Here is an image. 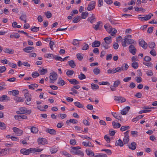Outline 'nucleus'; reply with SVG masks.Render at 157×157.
Here are the masks:
<instances>
[{
  "instance_id": "nucleus-43",
  "label": "nucleus",
  "mask_w": 157,
  "mask_h": 157,
  "mask_svg": "<svg viewBox=\"0 0 157 157\" xmlns=\"http://www.w3.org/2000/svg\"><path fill=\"white\" fill-rule=\"evenodd\" d=\"M144 117L143 115H140L137 116L135 118L132 120L133 122L138 121L139 119H140Z\"/></svg>"
},
{
  "instance_id": "nucleus-37",
  "label": "nucleus",
  "mask_w": 157,
  "mask_h": 157,
  "mask_svg": "<svg viewBox=\"0 0 157 157\" xmlns=\"http://www.w3.org/2000/svg\"><path fill=\"white\" fill-rule=\"evenodd\" d=\"M31 131L32 133H37L38 131V130L37 128L36 127L33 126L31 128Z\"/></svg>"
},
{
  "instance_id": "nucleus-49",
  "label": "nucleus",
  "mask_w": 157,
  "mask_h": 157,
  "mask_svg": "<svg viewBox=\"0 0 157 157\" xmlns=\"http://www.w3.org/2000/svg\"><path fill=\"white\" fill-rule=\"evenodd\" d=\"M20 37V35L18 33H15L13 34L10 35V37L11 38H15L17 39L19 38Z\"/></svg>"
},
{
  "instance_id": "nucleus-56",
  "label": "nucleus",
  "mask_w": 157,
  "mask_h": 157,
  "mask_svg": "<svg viewBox=\"0 0 157 157\" xmlns=\"http://www.w3.org/2000/svg\"><path fill=\"white\" fill-rule=\"evenodd\" d=\"M129 128H130V127L129 126H122L121 127V128H120V130L121 131L123 132L124 131L126 130L129 129Z\"/></svg>"
},
{
  "instance_id": "nucleus-33",
  "label": "nucleus",
  "mask_w": 157,
  "mask_h": 157,
  "mask_svg": "<svg viewBox=\"0 0 157 157\" xmlns=\"http://www.w3.org/2000/svg\"><path fill=\"white\" fill-rule=\"evenodd\" d=\"M57 83L60 85L61 86H62L65 84V82L61 78H59Z\"/></svg>"
},
{
  "instance_id": "nucleus-6",
  "label": "nucleus",
  "mask_w": 157,
  "mask_h": 157,
  "mask_svg": "<svg viewBox=\"0 0 157 157\" xmlns=\"http://www.w3.org/2000/svg\"><path fill=\"white\" fill-rule=\"evenodd\" d=\"M32 148L27 149L26 148H23L20 150V152L24 155H27L30 153H32Z\"/></svg>"
},
{
  "instance_id": "nucleus-39",
  "label": "nucleus",
  "mask_w": 157,
  "mask_h": 157,
  "mask_svg": "<svg viewBox=\"0 0 157 157\" xmlns=\"http://www.w3.org/2000/svg\"><path fill=\"white\" fill-rule=\"evenodd\" d=\"M131 66L134 68L136 69L138 67L139 65L137 62L134 61L132 63Z\"/></svg>"
},
{
  "instance_id": "nucleus-47",
  "label": "nucleus",
  "mask_w": 157,
  "mask_h": 157,
  "mask_svg": "<svg viewBox=\"0 0 157 157\" xmlns=\"http://www.w3.org/2000/svg\"><path fill=\"white\" fill-rule=\"evenodd\" d=\"M39 30V27H36L35 26H33L31 28V30L33 32H38Z\"/></svg>"
},
{
  "instance_id": "nucleus-41",
  "label": "nucleus",
  "mask_w": 157,
  "mask_h": 157,
  "mask_svg": "<svg viewBox=\"0 0 157 157\" xmlns=\"http://www.w3.org/2000/svg\"><path fill=\"white\" fill-rule=\"evenodd\" d=\"M78 78L80 80H82L86 78V76L84 74L81 72L80 74L78 75Z\"/></svg>"
},
{
  "instance_id": "nucleus-55",
  "label": "nucleus",
  "mask_w": 157,
  "mask_h": 157,
  "mask_svg": "<svg viewBox=\"0 0 157 157\" xmlns=\"http://www.w3.org/2000/svg\"><path fill=\"white\" fill-rule=\"evenodd\" d=\"M102 23V22L101 21H99L97 23V24L95 25V27H94V29L95 30H97L99 29V27L100 24Z\"/></svg>"
},
{
  "instance_id": "nucleus-40",
  "label": "nucleus",
  "mask_w": 157,
  "mask_h": 157,
  "mask_svg": "<svg viewBox=\"0 0 157 157\" xmlns=\"http://www.w3.org/2000/svg\"><path fill=\"white\" fill-rule=\"evenodd\" d=\"M40 75H44L47 73L48 70L47 69L43 68L39 71Z\"/></svg>"
},
{
  "instance_id": "nucleus-22",
  "label": "nucleus",
  "mask_w": 157,
  "mask_h": 157,
  "mask_svg": "<svg viewBox=\"0 0 157 157\" xmlns=\"http://www.w3.org/2000/svg\"><path fill=\"white\" fill-rule=\"evenodd\" d=\"M4 51L5 52L9 53V54H13L14 53V50L13 49H10L9 48H6L4 50Z\"/></svg>"
},
{
  "instance_id": "nucleus-31",
  "label": "nucleus",
  "mask_w": 157,
  "mask_h": 157,
  "mask_svg": "<svg viewBox=\"0 0 157 157\" xmlns=\"http://www.w3.org/2000/svg\"><path fill=\"white\" fill-rule=\"evenodd\" d=\"M99 87V86L97 84L94 83L91 84V88L94 90L98 89Z\"/></svg>"
},
{
  "instance_id": "nucleus-12",
  "label": "nucleus",
  "mask_w": 157,
  "mask_h": 157,
  "mask_svg": "<svg viewBox=\"0 0 157 157\" xmlns=\"http://www.w3.org/2000/svg\"><path fill=\"white\" fill-rule=\"evenodd\" d=\"M104 40L105 42L109 44L112 42V37L111 36L105 37L104 39Z\"/></svg>"
},
{
  "instance_id": "nucleus-29",
  "label": "nucleus",
  "mask_w": 157,
  "mask_h": 157,
  "mask_svg": "<svg viewBox=\"0 0 157 157\" xmlns=\"http://www.w3.org/2000/svg\"><path fill=\"white\" fill-rule=\"evenodd\" d=\"M77 121L74 119H70L69 120H67L66 121V123L67 125L69 124V122L73 124H76L77 122Z\"/></svg>"
},
{
  "instance_id": "nucleus-8",
  "label": "nucleus",
  "mask_w": 157,
  "mask_h": 157,
  "mask_svg": "<svg viewBox=\"0 0 157 157\" xmlns=\"http://www.w3.org/2000/svg\"><path fill=\"white\" fill-rule=\"evenodd\" d=\"M129 52L133 55H135L136 52V49L134 46L132 45H130L128 47Z\"/></svg>"
},
{
  "instance_id": "nucleus-11",
  "label": "nucleus",
  "mask_w": 157,
  "mask_h": 157,
  "mask_svg": "<svg viewBox=\"0 0 157 157\" xmlns=\"http://www.w3.org/2000/svg\"><path fill=\"white\" fill-rule=\"evenodd\" d=\"M130 109L129 106H127L123 109L121 111V113L122 115H125Z\"/></svg>"
},
{
  "instance_id": "nucleus-25",
  "label": "nucleus",
  "mask_w": 157,
  "mask_h": 157,
  "mask_svg": "<svg viewBox=\"0 0 157 157\" xmlns=\"http://www.w3.org/2000/svg\"><path fill=\"white\" fill-rule=\"evenodd\" d=\"M127 41V44H136V42L132 39H126Z\"/></svg>"
},
{
  "instance_id": "nucleus-59",
  "label": "nucleus",
  "mask_w": 157,
  "mask_h": 157,
  "mask_svg": "<svg viewBox=\"0 0 157 157\" xmlns=\"http://www.w3.org/2000/svg\"><path fill=\"white\" fill-rule=\"evenodd\" d=\"M82 144L84 146L86 147L88 146L89 147H94V145L93 146H90L89 144H91V143L90 142H89L88 143H86L85 142H83L82 143Z\"/></svg>"
},
{
  "instance_id": "nucleus-44",
  "label": "nucleus",
  "mask_w": 157,
  "mask_h": 157,
  "mask_svg": "<svg viewBox=\"0 0 157 157\" xmlns=\"http://www.w3.org/2000/svg\"><path fill=\"white\" fill-rule=\"evenodd\" d=\"M153 15L152 13H149L148 15H146L145 16H144L145 18H144V20L147 21L150 18H151V16H153Z\"/></svg>"
},
{
  "instance_id": "nucleus-34",
  "label": "nucleus",
  "mask_w": 157,
  "mask_h": 157,
  "mask_svg": "<svg viewBox=\"0 0 157 157\" xmlns=\"http://www.w3.org/2000/svg\"><path fill=\"white\" fill-rule=\"evenodd\" d=\"M74 104L76 106L80 108H82L84 106L83 105H82V104L80 103V102L78 101L75 102Z\"/></svg>"
},
{
  "instance_id": "nucleus-21",
  "label": "nucleus",
  "mask_w": 157,
  "mask_h": 157,
  "mask_svg": "<svg viewBox=\"0 0 157 157\" xmlns=\"http://www.w3.org/2000/svg\"><path fill=\"white\" fill-rule=\"evenodd\" d=\"M16 102H23L24 101V98L21 97H15L14 98Z\"/></svg>"
},
{
  "instance_id": "nucleus-38",
  "label": "nucleus",
  "mask_w": 157,
  "mask_h": 157,
  "mask_svg": "<svg viewBox=\"0 0 157 157\" xmlns=\"http://www.w3.org/2000/svg\"><path fill=\"white\" fill-rule=\"evenodd\" d=\"M112 115L116 119L121 121L122 117L121 116H119L117 114H116V113H112Z\"/></svg>"
},
{
  "instance_id": "nucleus-1",
  "label": "nucleus",
  "mask_w": 157,
  "mask_h": 157,
  "mask_svg": "<svg viewBox=\"0 0 157 157\" xmlns=\"http://www.w3.org/2000/svg\"><path fill=\"white\" fill-rule=\"evenodd\" d=\"M81 148L79 146L72 147L70 151L73 154L79 155L81 157H83L84 155L83 153L81 151L78 150Z\"/></svg>"
},
{
  "instance_id": "nucleus-32",
  "label": "nucleus",
  "mask_w": 157,
  "mask_h": 157,
  "mask_svg": "<svg viewBox=\"0 0 157 157\" xmlns=\"http://www.w3.org/2000/svg\"><path fill=\"white\" fill-rule=\"evenodd\" d=\"M6 125L3 122L0 121V128L2 130L6 129Z\"/></svg>"
},
{
  "instance_id": "nucleus-48",
  "label": "nucleus",
  "mask_w": 157,
  "mask_h": 157,
  "mask_svg": "<svg viewBox=\"0 0 157 157\" xmlns=\"http://www.w3.org/2000/svg\"><path fill=\"white\" fill-rule=\"evenodd\" d=\"M119 100V101H118L119 103H122L125 102L126 101V98L121 96H120Z\"/></svg>"
},
{
  "instance_id": "nucleus-20",
  "label": "nucleus",
  "mask_w": 157,
  "mask_h": 157,
  "mask_svg": "<svg viewBox=\"0 0 157 157\" xmlns=\"http://www.w3.org/2000/svg\"><path fill=\"white\" fill-rule=\"evenodd\" d=\"M46 132H47L50 134L52 135H54L56 134V131L54 129L47 128Z\"/></svg>"
},
{
  "instance_id": "nucleus-27",
  "label": "nucleus",
  "mask_w": 157,
  "mask_h": 157,
  "mask_svg": "<svg viewBox=\"0 0 157 157\" xmlns=\"http://www.w3.org/2000/svg\"><path fill=\"white\" fill-rule=\"evenodd\" d=\"M88 13L87 12H82L81 15V18L82 19H85L88 16Z\"/></svg>"
},
{
  "instance_id": "nucleus-50",
  "label": "nucleus",
  "mask_w": 157,
  "mask_h": 157,
  "mask_svg": "<svg viewBox=\"0 0 157 157\" xmlns=\"http://www.w3.org/2000/svg\"><path fill=\"white\" fill-rule=\"evenodd\" d=\"M45 15H46V17L48 18H49L52 16V14L51 12L49 11H48L44 13Z\"/></svg>"
},
{
  "instance_id": "nucleus-28",
  "label": "nucleus",
  "mask_w": 157,
  "mask_h": 157,
  "mask_svg": "<svg viewBox=\"0 0 157 157\" xmlns=\"http://www.w3.org/2000/svg\"><path fill=\"white\" fill-rule=\"evenodd\" d=\"M92 15H93V14ZM88 20L89 21H90L91 23H93L96 21V18L94 16H92L91 17L88 18Z\"/></svg>"
},
{
  "instance_id": "nucleus-9",
  "label": "nucleus",
  "mask_w": 157,
  "mask_h": 157,
  "mask_svg": "<svg viewBox=\"0 0 157 157\" xmlns=\"http://www.w3.org/2000/svg\"><path fill=\"white\" fill-rule=\"evenodd\" d=\"M139 44L144 49H146L147 46V43L143 40L139 41Z\"/></svg>"
},
{
  "instance_id": "nucleus-61",
  "label": "nucleus",
  "mask_w": 157,
  "mask_h": 157,
  "mask_svg": "<svg viewBox=\"0 0 157 157\" xmlns=\"http://www.w3.org/2000/svg\"><path fill=\"white\" fill-rule=\"evenodd\" d=\"M76 56L77 58L79 60L81 61L83 59V57L80 53H78L76 55Z\"/></svg>"
},
{
  "instance_id": "nucleus-60",
  "label": "nucleus",
  "mask_w": 157,
  "mask_h": 157,
  "mask_svg": "<svg viewBox=\"0 0 157 157\" xmlns=\"http://www.w3.org/2000/svg\"><path fill=\"white\" fill-rule=\"evenodd\" d=\"M150 54L154 56H155L156 55V53L155 50L153 49L150 52Z\"/></svg>"
},
{
  "instance_id": "nucleus-23",
  "label": "nucleus",
  "mask_w": 157,
  "mask_h": 157,
  "mask_svg": "<svg viewBox=\"0 0 157 157\" xmlns=\"http://www.w3.org/2000/svg\"><path fill=\"white\" fill-rule=\"evenodd\" d=\"M116 146H119L121 147H122L124 145L123 142L120 139H119L118 140L116 141Z\"/></svg>"
},
{
  "instance_id": "nucleus-3",
  "label": "nucleus",
  "mask_w": 157,
  "mask_h": 157,
  "mask_svg": "<svg viewBox=\"0 0 157 157\" xmlns=\"http://www.w3.org/2000/svg\"><path fill=\"white\" fill-rule=\"evenodd\" d=\"M57 74L55 72H53L50 74V83H53L54 81L56 80L57 79Z\"/></svg>"
},
{
  "instance_id": "nucleus-64",
  "label": "nucleus",
  "mask_w": 157,
  "mask_h": 157,
  "mask_svg": "<svg viewBox=\"0 0 157 157\" xmlns=\"http://www.w3.org/2000/svg\"><path fill=\"white\" fill-rule=\"evenodd\" d=\"M40 75L37 72H35L34 73H33L32 74V76L33 78H36V77L39 76Z\"/></svg>"
},
{
  "instance_id": "nucleus-46",
  "label": "nucleus",
  "mask_w": 157,
  "mask_h": 157,
  "mask_svg": "<svg viewBox=\"0 0 157 157\" xmlns=\"http://www.w3.org/2000/svg\"><path fill=\"white\" fill-rule=\"evenodd\" d=\"M74 73V71L73 70H68L66 72L67 75L69 77H70Z\"/></svg>"
},
{
  "instance_id": "nucleus-24",
  "label": "nucleus",
  "mask_w": 157,
  "mask_h": 157,
  "mask_svg": "<svg viewBox=\"0 0 157 157\" xmlns=\"http://www.w3.org/2000/svg\"><path fill=\"white\" fill-rule=\"evenodd\" d=\"M28 86L29 89L34 90L35 89L34 87L37 88L38 86V85L36 84H32L29 85Z\"/></svg>"
},
{
  "instance_id": "nucleus-16",
  "label": "nucleus",
  "mask_w": 157,
  "mask_h": 157,
  "mask_svg": "<svg viewBox=\"0 0 157 157\" xmlns=\"http://www.w3.org/2000/svg\"><path fill=\"white\" fill-rule=\"evenodd\" d=\"M37 141L39 144L44 145L47 142V140L45 138H39L38 139Z\"/></svg>"
},
{
  "instance_id": "nucleus-5",
  "label": "nucleus",
  "mask_w": 157,
  "mask_h": 157,
  "mask_svg": "<svg viewBox=\"0 0 157 157\" xmlns=\"http://www.w3.org/2000/svg\"><path fill=\"white\" fill-rule=\"evenodd\" d=\"M96 2L94 1L90 2L88 5L87 10L89 11L93 10L95 7Z\"/></svg>"
},
{
  "instance_id": "nucleus-30",
  "label": "nucleus",
  "mask_w": 157,
  "mask_h": 157,
  "mask_svg": "<svg viewBox=\"0 0 157 157\" xmlns=\"http://www.w3.org/2000/svg\"><path fill=\"white\" fill-rule=\"evenodd\" d=\"M148 46L149 48L153 49L155 46V43L153 42H150L148 43Z\"/></svg>"
},
{
  "instance_id": "nucleus-15",
  "label": "nucleus",
  "mask_w": 157,
  "mask_h": 157,
  "mask_svg": "<svg viewBox=\"0 0 157 157\" xmlns=\"http://www.w3.org/2000/svg\"><path fill=\"white\" fill-rule=\"evenodd\" d=\"M101 45V42L97 40H95L92 44V46L93 47H98Z\"/></svg>"
},
{
  "instance_id": "nucleus-42",
  "label": "nucleus",
  "mask_w": 157,
  "mask_h": 157,
  "mask_svg": "<svg viewBox=\"0 0 157 157\" xmlns=\"http://www.w3.org/2000/svg\"><path fill=\"white\" fill-rule=\"evenodd\" d=\"M5 99H7L8 100L10 99L6 95H3L0 98V101H3Z\"/></svg>"
},
{
  "instance_id": "nucleus-18",
  "label": "nucleus",
  "mask_w": 157,
  "mask_h": 157,
  "mask_svg": "<svg viewBox=\"0 0 157 157\" xmlns=\"http://www.w3.org/2000/svg\"><path fill=\"white\" fill-rule=\"evenodd\" d=\"M136 144L134 142H132L131 144L128 146V147L132 150H135L136 148Z\"/></svg>"
},
{
  "instance_id": "nucleus-19",
  "label": "nucleus",
  "mask_w": 157,
  "mask_h": 157,
  "mask_svg": "<svg viewBox=\"0 0 157 157\" xmlns=\"http://www.w3.org/2000/svg\"><path fill=\"white\" fill-rule=\"evenodd\" d=\"M112 125L114 128H119L121 126V124L118 123H117L115 121L112 122Z\"/></svg>"
},
{
  "instance_id": "nucleus-7",
  "label": "nucleus",
  "mask_w": 157,
  "mask_h": 157,
  "mask_svg": "<svg viewBox=\"0 0 157 157\" xmlns=\"http://www.w3.org/2000/svg\"><path fill=\"white\" fill-rule=\"evenodd\" d=\"M13 132L18 136H20L22 134L23 132V131L18 128L14 127L13 128Z\"/></svg>"
},
{
  "instance_id": "nucleus-14",
  "label": "nucleus",
  "mask_w": 157,
  "mask_h": 157,
  "mask_svg": "<svg viewBox=\"0 0 157 157\" xmlns=\"http://www.w3.org/2000/svg\"><path fill=\"white\" fill-rule=\"evenodd\" d=\"M104 27L107 31L109 33H110L112 31L113 28L109 26V25L106 24L104 25Z\"/></svg>"
},
{
  "instance_id": "nucleus-53",
  "label": "nucleus",
  "mask_w": 157,
  "mask_h": 157,
  "mask_svg": "<svg viewBox=\"0 0 157 157\" xmlns=\"http://www.w3.org/2000/svg\"><path fill=\"white\" fill-rule=\"evenodd\" d=\"M79 16H77V17H75L73 20V22L74 23H77L78 22L79 20V19L80 18Z\"/></svg>"
},
{
  "instance_id": "nucleus-51",
  "label": "nucleus",
  "mask_w": 157,
  "mask_h": 157,
  "mask_svg": "<svg viewBox=\"0 0 157 157\" xmlns=\"http://www.w3.org/2000/svg\"><path fill=\"white\" fill-rule=\"evenodd\" d=\"M26 108L25 107H21L20 109V110L22 114H26Z\"/></svg>"
},
{
  "instance_id": "nucleus-17",
  "label": "nucleus",
  "mask_w": 157,
  "mask_h": 157,
  "mask_svg": "<svg viewBox=\"0 0 157 157\" xmlns=\"http://www.w3.org/2000/svg\"><path fill=\"white\" fill-rule=\"evenodd\" d=\"M67 80L71 84H72L77 85L79 84V82L74 78L71 79H68Z\"/></svg>"
},
{
  "instance_id": "nucleus-35",
  "label": "nucleus",
  "mask_w": 157,
  "mask_h": 157,
  "mask_svg": "<svg viewBox=\"0 0 157 157\" xmlns=\"http://www.w3.org/2000/svg\"><path fill=\"white\" fill-rule=\"evenodd\" d=\"M87 154L89 156L91 155L92 156H94V152L91 151L89 149H86V151Z\"/></svg>"
},
{
  "instance_id": "nucleus-26",
  "label": "nucleus",
  "mask_w": 157,
  "mask_h": 157,
  "mask_svg": "<svg viewBox=\"0 0 157 157\" xmlns=\"http://www.w3.org/2000/svg\"><path fill=\"white\" fill-rule=\"evenodd\" d=\"M68 63L69 66L72 68H74L76 66V64L73 60L68 61Z\"/></svg>"
},
{
  "instance_id": "nucleus-10",
  "label": "nucleus",
  "mask_w": 157,
  "mask_h": 157,
  "mask_svg": "<svg viewBox=\"0 0 157 157\" xmlns=\"http://www.w3.org/2000/svg\"><path fill=\"white\" fill-rule=\"evenodd\" d=\"M34 49V48L33 47L29 46L28 47H25V48H23V50L25 52L29 53L31 52H32L33 51H31V50Z\"/></svg>"
},
{
  "instance_id": "nucleus-62",
  "label": "nucleus",
  "mask_w": 157,
  "mask_h": 157,
  "mask_svg": "<svg viewBox=\"0 0 157 157\" xmlns=\"http://www.w3.org/2000/svg\"><path fill=\"white\" fill-rule=\"evenodd\" d=\"M19 19L21 20L22 21L24 19H26V15L25 13H22L21 16L20 17Z\"/></svg>"
},
{
  "instance_id": "nucleus-54",
  "label": "nucleus",
  "mask_w": 157,
  "mask_h": 157,
  "mask_svg": "<svg viewBox=\"0 0 157 157\" xmlns=\"http://www.w3.org/2000/svg\"><path fill=\"white\" fill-rule=\"evenodd\" d=\"M10 92L12 93V95L13 96L18 95L19 93V91L17 90H13Z\"/></svg>"
},
{
  "instance_id": "nucleus-13",
  "label": "nucleus",
  "mask_w": 157,
  "mask_h": 157,
  "mask_svg": "<svg viewBox=\"0 0 157 157\" xmlns=\"http://www.w3.org/2000/svg\"><path fill=\"white\" fill-rule=\"evenodd\" d=\"M58 147L56 146H54L50 148V151L51 154L56 153L58 150Z\"/></svg>"
},
{
  "instance_id": "nucleus-52",
  "label": "nucleus",
  "mask_w": 157,
  "mask_h": 157,
  "mask_svg": "<svg viewBox=\"0 0 157 157\" xmlns=\"http://www.w3.org/2000/svg\"><path fill=\"white\" fill-rule=\"evenodd\" d=\"M121 83V82L119 80L116 81L113 83V87H117L118 85Z\"/></svg>"
},
{
  "instance_id": "nucleus-57",
  "label": "nucleus",
  "mask_w": 157,
  "mask_h": 157,
  "mask_svg": "<svg viewBox=\"0 0 157 157\" xmlns=\"http://www.w3.org/2000/svg\"><path fill=\"white\" fill-rule=\"evenodd\" d=\"M143 63L144 64L147 66L148 67H152L153 66L152 63L151 62L147 63L146 62H143Z\"/></svg>"
},
{
  "instance_id": "nucleus-4",
  "label": "nucleus",
  "mask_w": 157,
  "mask_h": 157,
  "mask_svg": "<svg viewBox=\"0 0 157 157\" xmlns=\"http://www.w3.org/2000/svg\"><path fill=\"white\" fill-rule=\"evenodd\" d=\"M24 96L26 99V104L28 105H30L31 104V101L32 99L31 94H29L25 93Z\"/></svg>"
},
{
  "instance_id": "nucleus-58",
  "label": "nucleus",
  "mask_w": 157,
  "mask_h": 157,
  "mask_svg": "<svg viewBox=\"0 0 157 157\" xmlns=\"http://www.w3.org/2000/svg\"><path fill=\"white\" fill-rule=\"evenodd\" d=\"M94 73L96 75L99 74L100 73V70L98 68H95L93 70Z\"/></svg>"
},
{
  "instance_id": "nucleus-2",
  "label": "nucleus",
  "mask_w": 157,
  "mask_h": 157,
  "mask_svg": "<svg viewBox=\"0 0 157 157\" xmlns=\"http://www.w3.org/2000/svg\"><path fill=\"white\" fill-rule=\"evenodd\" d=\"M129 130L127 131L124 133V137L123 138V141L124 144H128L129 141Z\"/></svg>"
},
{
  "instance_id": "nucleus-45",
  "label": "nucleus",
  "mask_w": 157,
  "mask_h": 157,
  "mask_svg": "<svg viewBox=\"0 0 157 157\" xmlns=\"http://www.w3.org/2000/svg\"><path fill=\"white\" fill-rule=\"evenodd\" d=\"M109 45L104 41H103L101 43V46L104 47L105 49H107L109 48Z\"/></svg>"
},
{
  "instance_id": "nucleus-36",
  "label": "nucleus",
  "mask_w": 157,
  "mask_h": 157,
  "mask_svg": "<svg viewBox=\"0 0 157 157\" xmlns=\"http://www.w3.org/2000/svg\"><path fill=\"white\" fill-rule=\"evenodd\" d=\"M9 150V149L2 150L0 151V155L3 156L6 155L7 153V151H8Z\"/></svg>"
},
{
  "instance_id": "nucleus-63",
  "label": "nucleus",
  "mask_w": 157,
  "mask_h": 157,
  "mask_svg": "<svg viewBox=\"0 0 157 157\" xmlns=\"http://www.w3.org/2000/svg\"><path fill=\"white\" fill-rule=\"evenodd\" d=\"M84 45L82 48V49L83 50H86L88 49L89 46V45L86 43H84Z\"/></svg>"
}]
</instances>
